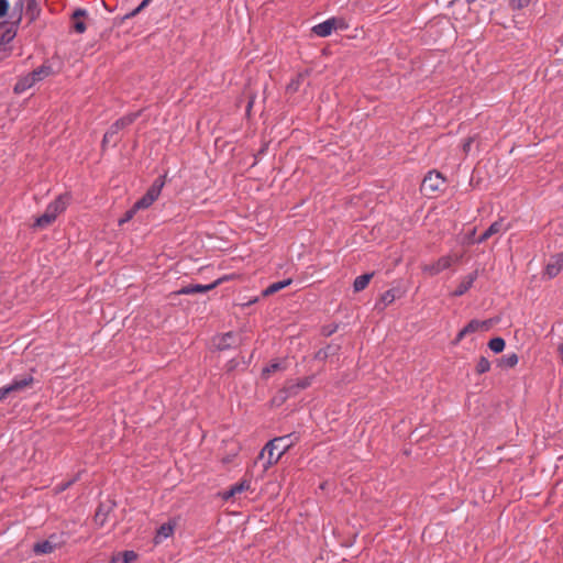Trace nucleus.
<instances>
[{
	"label": "nucleus",
	"instance_id": "nucleus-22",
	"mask_svg": "<svg viewBox=\"0 0 563 563\" xmlns=\"http://www.w3.org/2000/svg\"><path fill=\"white\" fill-rule=\"evenodd\" d=\"M518 355L516 353H510L501 356L498 360V365L504 368H512L518 364Z\"/></svg>",
	"mask_w": 563,
	"mask_h": 563
},
{
	"label": "nucleus",
	"instance_id": "nucleus-27",
	"mask_svg": "<svg viewBox=\"0 0 563 563\" xmlns=\"http://www.w3.org/2000/svg\"><path fill=\"white\" fill-rule=\"evenodd\" d=\"M489 369H490V362L486 357L482 356L476 364V372L478 374H484V373L488 372Z\"/></svg>",
	"mask_w": 563,
	"mask_h": 563
},
{
	"label": "nucleus",
	"instance_id": "nucleus-30",
	"mask_svg": "<svg viewBox=\"0 0 563 563\" xmlns=\"http://www.w3.org/2000/svg\"><path fill=\"white\" fill-rule=\"evenodd\" d=\"M284 369L282 363L279 362H273L271 363L268 366H266L264 369H263V375L266 376L271 373H274V372H277V371H282Z\"/></svg>",
	"mask_w": 563,
	"mask_h": 563
},
{
	"label": "nucleus",
	"instance_id": "nucleus-40",
	"mask_svg": "<svg viewBox=\"0 0 563 563\" xmlns=\"http://www.w3.org/2000/svg\"><path fill=\"white\" fill-rule=\"evenodd\" d=\"M234 496H235V493L232 492V487H230L228 490L223 492V494H222V498L224 500H228V499H230V498H232Z\"/></svg>",
	"mask_w": 563,
	"mask_h": 563
},
{
	"label": "nucleus",
	"instance_id": "nucleus-12",
	"mask_svg": "<svg viewBox=\"0 0 563 563\" xmlns=\"http://www.w3.org/2000/svg\"><path fill=\"white\" fill-rule=\"evenodd\" d=\"M238 342V335L232 332H228L219 338L218 342L216 343V346L218 347V350L223 351L235 346Z\"/></svg>",
	"mask_w": 563,
	"mask_h": 563
},
{
	"label": "nucleus",
	"instance_id": "nucleus-41",
	"mask_svg": "<svg viewBox=\"0 0 563 563\" xmlns=\"http://www.w3.org/2000/svg\"><path fill=\"white\" fill-rule=\"evenodd\" d=\"M145 7H146V5H143V1H142V2L139 4V7H136V8L132 11L131 15L133 16V15L137 14V13H139V12H141Z\"/></svg>",
	"mask_w": 563,
	"mask_h": 563
},
{
	"label": "nucleus",
	"instance_id": "nucleus-16",
	"mask_svg": "<svg viewBox=\"0 0 563 563\" xmlns=\"http://www.w3.org/2000/svg\"><path fill=\"white\" fill-rule=\"evenodd\" d=\"M165 185V176L158 177L154 180L151 187L147 189L145 195L154 202L161 195V191Z\"/></svg>",
	"mask_w": 563,
	"mask_h": 563
},
{
	"label": "nucleus",
	"instance_id": "nucleus-32",
	"mask_svg": "<svg viewBox=\"0 0 563 563\" xmlns=\"http://www.w3.org/2000/svg\"><path fill=\"white\" fill-rule=\"evenodd\" d=\"M531 0H511L510 7L514 10H520L529 5Z\"/></svg>",
	"mask_w": 563,
	"mask_h": 563
},
{
	"label": "nucleus",
	"instance_id": "nucleus-44",
	"mask_svg": "<svg viewBox=\"0 0 563 563\" xmlns=\"http://www.w3.org/2000/svg\"><path fill=\"white\" fill-rule=\"evenodd\" d=\"M95 518H96V520H101L100 514L97 512Z\"/></svg>",
	"mask_w": 563,
	"mask_h": 563
},
{
	"label": "nucleus",
	"instance_id": "nucleus-28",
	"mask_svg": "<svg viewBox=\"0 0 563 563\" xmlns=\"http://www.w3.org/2000/svg\"><path fill=\"white\" fill-rule=\"evenodd\" d=\"M305 78V75L303 74H298L296 76V78H294L288 85H287V90L290 91V92H295L298 90L301 81L303 80Z\"/></svg>",
	"mask_w": 563,
	"mask_h": 563
},
{
	"label": "nucleus",
	"instance_id": "nucleus-17",
	"mask_svg": "<svg viewBox=\"0 0 563 563\" xmlns=\"http://www.w3.org/2000/svg\"><path fill=\"white\" fill-rule=\"evenodd\" d=\"M56 545L57 544L49 539L43 540L34 544L33 551L35 554H48L56 549Z\"/></svg>",
	"mask_w": 563,
	"mask_h": 563
},
{
	"label": "nucleus",
	"instance_id": "nucleus-2",
	"mask_svg": "<svg viewBox=\"0 0 563 563\" xmlns=\"http://www.w3.org/2000/svg\"><path fill=\"white\" fill-rule=\"evenodd\" d=\"M137 117L139 112L129 113L112 123L103 135L102 147L104 148L108 145L115 146L120 141L119 132L131 125L137 119Z\"/></svg>",
	"mask_w": 563,
	"mask_h": 563
},
{
	"label": "nucleus",
	"instance_id": "nucleus-9",
	"mask_svg": "<svg viewBox=\"0 0 563 563\" xmlns=\"http://www.w3.org/2000/svg\"><path fill=\"white\" fill-rule=\"evenodd\" d=\"M220 283H221V279H217L216 282H213L209 285H200V284L187 285V286H184L183 288H180L177 291V294L178 295H194V294H198V292H207V291L216 288L218 285H220Z\"/></svg>",
	"mask_w": 563,
	"mask_h": 563
},
{
	"label": "nucleus",
	"instance_id": "nucleus-31",
	"mask_svg": "<svg viewBox=\"0 0 563 563\" xmlns=\"http://www.w3.org/2000/svg\"><path fill=\"white\" fill-rule=\"evenodd\" d=\"M332 346L329 345L325 349H321L316 353V358L319 361H324L330 354H332Z\"/></svg>",
	"mask_w": 563,
	"mask_h": 563
},
{
	"label": "nucleus",
	"instance_id": "nucleus-24",
	"mask_svg": "<svg viewBox=\"0 0 563 563\" xmlns=\"http://www.w3.org/2000/svg\"><path fill=\"white\" fill-rule=\"evenodd\" d=\"M505 345H506L505 340L499 336L494 338V339L489 340V342H488V347L495 353L503 352L505 349Z\"/></svg>",
	"mask_w": 563,
	"mask_h": 563
},
{
	"label": "nucleus",
	"instance_id": "nucleus-3",
	"mask_svg": "<svg viewBox=\"0 0 563 563\" xmlns=\"http://www.w3.org/2000/svg\"><path fill=\"white\" fill-rule=\"evenodd\" d=\"M67 203V196H58L53 202H51L46 207L44 213L35 220L34 225L37 228H46L56 220L57 216L60 212H63L66 209Z\"/></svg>",
	"mask_w": 563,
	"mask_h": 563
},
{
	"label": "nucleus",
	"instance_id": "nucleus-29",
	"mask_svg": "<svg viewBox=\"0 0 563 563\" xmlns=\"http://www.w3.org/2000/svg\"><path fill=\"white\" fill-rule=\"evenodd\" d=\"M153 205V201L150 197L144 195L141 199H139L133 206L136 210L146 209Z\"/></svg>",
	"mask_w": 563,
	"mask_h": 563
},
{
	"label": "nucleus",
	"instance_id": "nucleus-39",
	"mask_svg": "<svg viewBox=\"0 0 563 563\" xmlns=\"http://www.w3.org/2000/svg\"><path fill=\"white\" fill-rule=\"evenodd\" d=\"M471 331H466V325L457 333L455 342H460L465 335L470 334Z\"/></svg>",
	"mask_w": 563,
	"mask_h": 563
},
{
	"label": "nucleus",
	"instance_id": "nucleus-43",
	"mask_svg": "<svg viewBox=\"0 0 563 563\" xmlns=\"http://www.w3.org/2000/svg\"><path fill=\"white\" fill-rule=\"evenodd\" d=\"M152 0H143V5H148Z\"/></svg>",
	"mask_w": 563,
	"mask_h": 563
},
{
	"label": "nucleus",
	"instance_id": "nucleus-15",
	"mask_svg": "<svg viewBox=\"0 0 563 563\" xmlns=\"http://www.w3.org/2000/svg\"><path fill=\"white\" fill-rule=\"evenodd\" d=\"M506 231V228L503 224V221L493 222L489 228L478 238L477 243H483L488 240L490 236Z\"/></svg>",
	"mask_w": 563,
	"mask_h": 563
},
{
	"label": "nucleus",
	"instance_id": "nucleus-6",
	"mask_svg": "<svg viewBox=\"0 0 563 563\" xmlns=\"http://www.w3.org/2000/svg\"><path fill=\"white\" fill-rule=\"evenodd\" d=\"M338 27L345 29L346 25L344 21L342 19L331 18L314 25L312 32L320 37H327Z\"/></svg>",
	"mask_w": 563,
	"mask_h": 563
},
{
	"label": "nucleus",
	"instance_id": "nucleus-25",
	"mask_svg": "<svg viewBox=\"0 0 563 563\" xmlns=\"http://www.w3.org/2000/svg\"><path fill=\"white\" fill-rule=\"evenodd\" d=\"M396 299V290L395 289H388L386 290L382 297L380 302L383 303L382 309H384L386 306L393 303Z\"/></svg>",
	"mask_w": 563,
	"mask_h": 563
},
{
	"label": "nucleus",
	"instance_id": "nucleus-7",
	"mask_svg": "<svg viewBox=\"0 0 563 563\" xmlns=\"http://www.w3.org/2000/svg\"><path fill=\"white\" fill-rule=\"evenodd\" d=\"M459 257L453 258L451 255H445L440 257L438 261H435L432 264L423 265L422 271L423 273L435 276L440 274L441 272L450 268L454 262H457Z\"/></svg>",
	"mask_w": 563,
	"mask_h": 563
},
{
	"label": "nucleus",
	"instance_id": "nucleus-35",
	"mask_svg": "<svg viewBox=\"0 0 563 563\" xmlns=\"http://www.w3.org/2000/svg\"><path fill=\"white\" fill-rule=\"evenodd\" d=\"M137 555L134 551H125L123 553V562L124 563H131L134 560H136Z\"/></svg>",
	"mask_w": 563,
	"mask_h": 563
},
{
	"label": "nucleus",
	"instance_id": "nucleus-38",
	"mask_svg": "<svg viewBox=\"0 0 563 563\" xmlns=\"http://www.w3.org/2000/svg\"><path fill=\"white\" fill-rule=\"evenodd\" d=\"M86 13H87V11L85 9H80V8L76 9L73 13V19L78 21V19L81 16H85Z\"/></svg>",
	"mask_w": 563,
	"mask_h": 563
},
{
	"label": "nucleus",
	"instance_id": "nucleus-8",
	"mask_svg": "<svg viewBox=\"0 0 563 563\" xmlns=\"http://www.w3.org/2000/svg\"><path fill=\"white\" fill-rule=\"evenodd\" d=\"M444 184V178L439 172H429L427 176H424L421 185V189L426 192L434 194L440 190L441 186Z\"/></svg>",
	"mask_w": 563,
	"mask_h": 563
},
{
	"label": "nucleus",
	"instance_id": "nucleus-11",
	"mask_svg": "<svg viewBox=\"0 0 563 563\" xmlns=\"http://www.w3.org/2000/svg\"><path fill=\"white\" fill-rule=\"evenodd\" d=\"M176 527L175 520H169L168 522L163 523L156 531L154 537L155 544L162 543L167 538L172 537Z\"/></svg>",
	"mask_w": 563,
	"mask_h": 563
},
{
	"label": "nucleus",
	"instance_id": "nucleus-19",
	"mask_svg": "<svg viewBox=\"0 0 563 563\" xmlns=\"http://www.w3.org/2000/svg\"><path fill=\"white\" fill-rule=\"evenodd\" d=\"M291 283H292L291 278H287V279L280 280V282L273 283L266 289L263 290V296H265V297L271 296V295L284 289L285 287L289 286Z\"/></svg>",
	"mask_w": 563,
	"mask_h": 563
},
{
	"label": "nucleus",
	"instance_id": "nucleus-33",
	"mask_svg": "<svg viewBox=\"0 0 563 563\" xmlns=\"http://www.w3.org/2000/svg\"><path fill=\"white\" fill-rule=\"evenodd\" d=\"M136 211H137V210H136V209H135V207L133 206L130 210H128V211L125 212L124 217H123V218H121V219L119 220V224H120V225H122V224H124L125 222H129V221L134 217V214H135V212H136Z\"/></svg>",
	"mask_w": 563,
	"mask_h": 563
},
{
	"label": "nucleus",
	"instance_id": "nucleus-10",
	"mask_svg": "<svg viewBox=\"0 0 563 563\" xmlns=\"http://www.w3.org/2000/svg\"><path fill=\"white\" fill-rule=\"evenodd\" d=\"M563 268V252L551 257L545 266L544 274L549 278H553L560 274Z\"/></svg>",
	"mask_w": 563,
	"mask_h": 563
},
{
	"label": "nucleus",
	"instance_id": "nucleus-13",
	"mask_svg": "<svg viewBox=\"0 0 563 563\" xmlns=\"http://www.w3.org/2000/svg\"><path fill=\"white\" fill-rule=\"evenodd\" d=\"M494 324V321L492 319H488V320H471L467 324H466V331H471V333H474V332H478V331H482V332H485V331H488Z\"/></svg>",
	"mask_w": 563,
	"mask_h": 563
},
{
	"label": "nucleus",
	"instance_id": "nucleus-23",
	"mask_svg": "<svg viewBox=\"0 0 563 563\" xmlns=\"http://www.w3.org/2000/svg\"><path fill=\"white\" fill-rule=\"evenodd\" d=\"M51 73L52 68L49 66L42 65L30 74L32 75L34 81L37 82L49 76Z\"/></svg>",
	"mask_w": 563,
	"mask_h": 563
},
{
	"label": "nucleus",
	"instance_id": "nucleus-36",
	"mask_svg": "<svg viewBox=\"0 0 563 563\" xmlns=\"http://www.w3.org/2000/svg\"><path fill=\"white\" fill-rule=\"evenodd\" d=\"M9 9V2L7 0H0V18L4 16Z\"/></svg>",
	"mask_w": 563,
	"mask_h": 563
},
{
	"label": "nucleus",
	"instance_id": "nucleus-34",
	"mask_svg": "<svg viewBox=\"0 0 563 563\" xmlns=\"http://www.w3.org/2000/svg\"><path fill=\"white\" fill-rule=\"evenodd\" d=\"M27 11L32 13V18H35L38 14V7L36 0H26Z\"/></svg>",
	"mask_w": 563,
	"mask_h": 563
},
{
	"label": "nucleus",
	"instance_id": "nucleus-14",
	"mask_svg": "<svg viewBox=\"0 0 563 563\" xmlns=\"http://www.w3.org/2000/svg\"><path fill=\"white\" fill-rule=\"evenodd\" d=\"M476 278H477L476 272L464 277V279L459 284V286L456 287V289L453 291L452 295L454 297H460V296L464 295L472 287V285Z\"/></svg>",
	"mask_w": 563,
	"mask_h": 563
},
{
	"label": "nucleus",
	"instance_id": "nucleus-42",
	"mask_svg": "<svg viewBox=\"0 0 563 563\" xmlns=\"http://www.w3.org/2000/svg\"><path fill=\"white\" fill-rule=\"evenodd\" d=\"M559 352H560V355L563 360V342L559 345Z\"/></svg>",
	"mask_w": 563,
	"mask_h": 563
},
{
	"label": "nucleus",
	"instance_id": "nucleus-4",
	"mask_svg": "<svg viewBox=\"0 0 563 563\" xmlns=\"http://www.w3.org/2000/svg\"><path fill=\"white\" fill-rule=\"evenodd\" d=\"M16 35V26L14 23H0V60L10 55L11 48L9 44Z\"/></svg>",
	"mask_w": 563,
	"mask_h": 563
},
{
	"label": "nucleus",
	"instance_id": "nucleus-18",
	"mask_svg": "<svg viewBox=\"0 0 563 563\" xmlns=\"http://www.w3.org/2000/svg\"><path fill=\"white\" fill-rule=\"evenodd\" d=\"M36 82L34 81L31 74H27L26 76L20 78L16 84L14 85V92L15 93H22L33 87Z\"/></svg>",
	"mask_w": 563,
	"mask_h": 563
},
{
	"label": "nucleus",
	"instance_id": "nucleus-5",
	"mask_svg": "<svg viewBox=\"0 0 563 563\" xmlns=\"http://www.w3.org/2000/svg\"><path fill=\"white\" fill-rule=\"evenodd\" d=\"M33 380L34 379L31 375L15 377L9 385L0 388V401L5 399L12 393H19L30 387L33 384Z\"/></svg>",
	"mask_w": 563,
	"mask_h": 563
},
{
	"label": "nucleus",
	"instance_id": "nucleus-20",
	"mask_svg": "<svg viewBox=\"0 0 563 563\" xmlns=\"http://www.w3.org/2000/svg\"><path fill=\"white\" fill-rule=\"evenodd\" d=\"M374 276V273L363 274L355 278L353 283V289L355 292L364 290L368 283L371 282L372 277Z\"/></svg>",
	"mask_w": 563,
	"mask_h": 563
},
{
	"label": "nucleus",
	"instance_id": "nucleus-37",
	"mask_svg": "<svg viewBox=\"0 0 563 563\" xmlns=\"http://www.w3.org/2000/svg\"><path fill=\"white\" fill-rule=\"evenodd\" d=\"M74 29L77 33H84L86 31V24L82 21H75Z\"/></svg>",
	"mask_w": 563,
	"mask_h": 563
},
{
	"label": "nucleus",
	"instance_id": "nucleus-26",
	"mask_svg": "<svg viewBox=\"0 0 563 563\" xmlns=\"http://www.w3.org/2000/svg\"><path fill=\"white\" fill-rule=\"evenodd\" d=\"M232 492L235 493V495L242 494L243 492H246L251 487V482L247 479H243L234 485L231 486Z\"/></svg>",
	"mask_w": 563,
	"mask_h": 563
},
{
	"label": "nucleus",
	"instance_id": "nucleus-1",
	"mask_svg": "<svg viewBox=\"0 0 563 563\" xmlns=\"http://www.w3.org/2000/svg\"><path fill=\"white\" fill-rule=\"evenodd\" d=\"M299 437L296 433H289L283 437L274 438L268 441L260 452L258 459L263 460L267 454L266 461L263 463V471H267L271 466L276 464L280 457L297 443Z\"/></svg>",
	"mask_w": 563,
	"mask_h": 563
},
{
	"label": "nucleus",
	"instance_id": "nucleus-45",
	"mask_svg": "<svg viewBox=\"0 0 563 563\" xmlns=\"http://www.w3.org/2000/svg\"><path fill=\"white\" fill-rule=\"evenodd\" d=\"M95 518H96V520H101L100 514L97 512Z\"/></svg>",
	"mask_w": 563,
	"mask_h": 563
},
{
	"label": "nucleus",
	"instance_id": "nucleus-21",
	"mask_svg": "<svg viewBox=\"0 0 563 563\" xmlns=\"http://www.w3.org/2000/svg\"><path fill=\"white\" fill-rule=\"evenodd\" d=\"M312 377L299 379L296 384L291 383L286 387L288 395L296 394L298 389H305L311 385Z\"/></svg>",
	"mask_w": 563,
	"mask_h": 563
}]
</instances>
